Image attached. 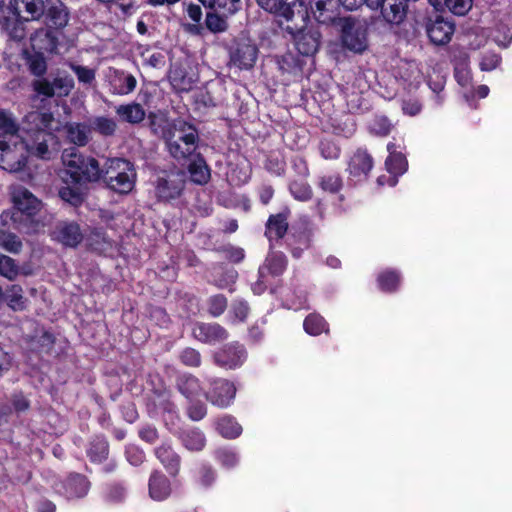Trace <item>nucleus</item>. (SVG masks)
Returning a JSON list of instances; mask_svg holds the SVG:
<instances>
[{
	"label": "nucleus",
	"mask_w": 512,
	"mask_h": 512,
	"mask_svg": "<svg viewBox=\"0 0 512 512\" xmlns=\"http://www.w3.org/2000/svg\"><path fill=\"white\" fill-rule=\"evenodd\" d=\"M178 438L181 444L189 451H201L206 445L205 435L198 428L184 429L179 432Z\"/></svg>",
	"instance_id": "obj_34"
},
{
	"label": "nucleus",
	"mask_w": 512,
	"mask_h": 512,
	"mask_svg": "<svg viewBox=\"0 0 512 512\" xmlns=\"http://www.w3.org/2000/svg\"><path fill=\"white\" fill-rule=\"evenodd\" d=\"M10 10L15 21L12 34L17 33L18 23L36 22L45 27L48 43L43 49L48 52L57 49V34L64 30L70 20V11L61 0H10Z\"/></svg>",
	"instance_id": "obj_1"
},
{
	"label": "nucleus",
	"mask_w": 512,
	"mask_h": 512,
	"mask_svg": "<svg viewBox=\"0 0 512 512\" xmlns=\"http://www.w3.org/2000/svg\"><path fill=\"white\" fill-rule=\"evenodd\" d=\"M187 171L190 180L200 186L206 185L211 179V169L201 153H196L191 158Z\"/></svg>",
	"instance_id": "obj_31"
},
{
	"label": "nucleus",
	"mask_w": 512,
	"mask_h": 512,
	"mask_svg": "<svg viewBox=\"0 0 512 512\" xmlns=\"http://www.w3.org/2000/svg\"><path fill=\"white\" fill-rule=\"evenodd\" d=\"M149 128L151 132L164 140L166 143L172 137H175L184 120H171L164 114L149 113Z\"/></svg>",
	"instance_id": "obj_20"
},
{
	"label": "nucleus",
	"mask_w": 512,
	"mask_h": 512,
	"mask_svg": "<svg viewBox=\"0 0 512 512\" xmlns=\"http://www.w3.org/2000/svg\"><path fill=\"white\" fill-rule=\"evenodd\" d=\"M309 6L319 24L339 28L340 20L346 19V17H340L337 11L333 9L335 6L334 0H309Z\"/></svg>",
	"instance_id": "obj_19"
},
{
	"label": "nucleus",
	"mask_w": 512,
	"mask_h": 512,
	"mask_svg": "<svg viewBox=\"0 0 512 512\" xmlns=\"http://www.w3.org/2000/svg\"><path fill=\"white\" fill-rule=\"evenodd\" d=\"M217 461L225 468H233L237 465L239 458L235 451L227 448H219L215 452Z\"/></svg>",
	"instance_id": "obj_62"
},
{
	"label": "nucleus",
	"mask_w": 512,
	"mask_h": 512,
	"mask_svg": "<svg viewBox=\"0 0 512 512\" xmlns=\"http://www.w3.org/2000/svg\"><path fill=\"white\" fill-rule=\"evenodd\" d=\"M12 202L14 209L20 212L25 222H27L30 230L37 233L43 226L39 220L36 219V215L42 208V202L36 196L32 194L24 186H16L13 188Z\"/></svg>",
	"instance_id": "obj_7"
},
{
	"label": "nucleus",
	"mask_w": 512,
	"mask_h": 512,
	"mask_svg": "<svg viewBox=\"0 0 512 512\" xmlns=\"http://www.w3.org/2000/svg\"><path fill=\"white\" fill-rule=\"evenodd\" d=\"M204 396L213 406L219 408L229 407L236 396L237 389L233 382L224 378H212Z\"/></svg>",
	"instance_id": "obj_8"
},
{
	"label": "nucleus",
	"mask_w": 512,
	"mask_h": 512,
	"mask_svg": "<svg viewBox=\"0 0 512 512\" xmlns=\"http://www.w3.org/2000/svg\"><path fill=\"white\" fill-rule=\"evenodd\" d=\"M204 6L212 10H223L228 14H233L237 11V4L240 0H199Z\"/></svg>",
	"instance_id": "obj_57"
},
{
	"label": "nucleus",
	"mask_w": 512,
	"mask_h": 512,
	"mask_svg": "<svg viewBox=\"0 0 512 512\" xmlns=\"http://www.w3.org/2000/svg\"><path fill=\"white\" fill-rule=\"evenodd\" d=\"M137 85L136 78L125 71H116L111 81L114 93L118 95H127L134 91Z\"/></svg>",
	"instance_id": "obj_38"
},
{
	"label": "nucleus",
	"mask_w": 512,
	"mask_h": 512,
	"mask_svg": "<svg viewBox=\"0 0 512 512\" xmlns=\"http://www.w3.org/2000/svg\"><path fill=\"white\" fill-rule=\"evenodd\" d=\"M68 66L77 76L80 83L89 85L95 80L96 72L94 69L73 62H70Z\"/></svg>",
	"instance_id": "obj_58"
},
{
	"label": "nucleus",
	"mask_w": 512,
	"mask_h": 512,
	"mask_svg": "<svg viewBox=\"0 0 512 512\" xmlns=\"http://www.w3.org/2000/svg\"><path fill=\"white\" fill-rule=\"evenodd\" d=\"M215 365L224 369H236L243 365L247 359V351L238 341L227 343L213 353Z\"/></svg>",
	"instance_id": "obj_10"
},
{
	"label": "nucleus",
	"mask_w": 512,
	"mask_h": 512,
	"mask_svg": "<svg viewBox=\"0 0 512 512\" xmlns=\"http://www.w3.org/2000/svg\"><path fill=\"white\" fill-rule=\"evenodd\" d=\"M277 15L285 18L287 22H291V26L298 23L300 28L305 27L306 21L309 18L308 8L304 1L301 0H295L290 4L285 2L283 8H281Z\"/></svg>",
	"instance_id": "obj_30"
},
{
	"label": "nucleus",
	"mask_w": 512,
	"mask_h": 512,
	"mask_svg": "<svg viewBox=\"0 0 512 512\" xmlns=\"http://www.w3.org/2000/svg\"><path fill=\"white\" fill-rule=\"evenodd\" d=\"M32 90L36 97L53 98L55 91L53 90L52 80L42 76L37 77L31 82Z\"/></svg>",
	"instance_id": "obj_52"
},
{
	"label": "nucleus",
	"mask_w": 512,
	"mask_h": 512,
	"mask_svg": "<svg viewBox=\"0 0 512 512\" xmlns=\"http://www.w3.org/2000/svg\"><path fill=\"white\" fill-rule=\"evenodd\" d=\"M303 327L306 333L317 336L322 332L328 333V324L325 319L319 314H309L303 323Z\"/></svg>",
	"instance_id": "obj_45"
},
{
	"label": "nucleus",
	"mask_w": 512,
	"mask_h": 512,
	"mask_svg": "<svg viewBox=\"0 0 512 512\" xmlns=\"http://www.w3.org/2000/svg\"><path fill=\"white\" fill-rule=\"evenodd\" d=\"M127 496V487L123 482H112L107 484L105 499L110 503H121Z\"/></svg>",
	"instance_id": "obj_49"
},
{
	"label": "nucleus",
	"mask_w": 512,
	"mask_h": 512,
	"mask_svg": "<svg viewBox=\"0 0 512 512\" xmlns=\"http://www.w3.org/2000/svg\"><path fill=\"white\" fill-rule=\"evenodd\" d=\"M154 454L171 477L174 478L179 474L181 457L171 445L161 444L155 448Z\"/></svg>",
	"instance_id": "obj_27"
},
{
	"label": "nucleus",
	"mask_w": 512,
	"mask_h": 512,
	"mask_svg": "<svg viewBox=\"0 0 512 512\" xmlns=\"http://www.w3.org/2000/svg\"><path fill=\"white\" fill-rule=\"evenodd\" d=\"M53 120L50 112L31 111L25 115L22 122V144L30 155L43 160L52 158L51 146L57 143L51 128Z\"/></svg>",
	"instance_id": "obj_2"
},
{
	"label": "nucleus",
	"mask_w": 512,
	"mask_h": 512,
	"mask_svg": "<svg viewBox=\"0 0 512 512\" xmlns=\"http://www.w3.org/2000/svg\"><path fill=\"white\" fill-rule=\"evenodd\" d=\"M149 400L155 408H158L163 413L174 415L178 412V407L172 399V392L168 386L151 394Z\"/></svg>",
	"instance_id": "obj_36"
},
{
	"label": "nucleus",
	"mask_w": 512,
	"mask_h": 512,
	"mask_svg": "<svg viewBox=\"0 0 512 512\" xmlns=\"http://www.w3.org/2000/svg\"><path fill=\"white\" fill-rule=\"evenodd\" d=\"M12 407V415H20L25 413L30 408L29 399L22 392H15L11 394L9 401L7 402Z\"/></svg>",
	"instance_id": "obj_60"
},
{
	"label": "nucleus",
	"mask_w": 512,
	"mask_h": 512,
	"mask_svg": "<svg viewBox=\"0 0 512 512\" xmlns=\"http://www.w3.org/2000/svg\"><path fill=\"white\" fill-rule=\"evenodd\" d=\"M229 55L234 66L241 70H249L257 60L258 48L250 39L239 38L231 46Z\"/></svg>",
	"instance_id": "obj_13"
},
{
	"label": "nucleus",
	"mask_w": 512,
	"mask_h": 512,
	"mask_svg": "<svg viewBox=\"0 0 512 512\" xmlns=\"http://www.w3.org/2000/svg\"><path fill=\"white\" fill-rule=\"evenodd\" d=\"M115 112L123 122L132 125L141 123L146 117L145 109L137 102L119 105Z\"/></svg>",
	"instance_id": "obj_33"
},
{
	"label": "nucleus",
	"mask_w": 512,
	"mask_h": 512,
	"mask_svg": "<svg viewBox=\"0 0 512 512\" xmlns=\"http://www.w3.org/2000/svg\"><path fill=\"white\" fill-rule=\"evenodd\" d=\"M90 128L91 130L99 133L101 136L111 137L116 133L117 123L112 118L97 116L91 120Z\"/></svg>",
	"instance_id": "obj_44"
},
{
	"label": "nucleus",
	"mask_w": 512,
	"mask_h": 512,
	"mask_svg": "<svg viewBox=\"0 0 512 512\" xmlns=\"http://www.w3.org/2000/svg\"><path fill=\"white\" fill-rule=\"evenodd\" d=\"M179 360L187 367L198 368L201 365L202 357L198 350L186 347L180 352Z\"/></svg>",
	"instance_id": "obj_59"
},
{
	"label": "nucleus",
	"mask_w": 512,
	"mask_h": 512,
	"mask_svg": "<svg viewBox=\"0 0 512 512\" xmlns=\"http://www.w3.org/2000/svg\"><path fill=\"white\" fill-rule=\"evenodd\" d=\"M388 157L385 160V167L391 177H389V184L394 186L397 183V177L403 175L408 169V161L406 156L398 151V146L394 142L387 144Z\"/></svg>",
	"instance_id": "obj_23"
},
{
	"label": "nucleus",
	"mask_w": 512,
	"mask_h": 512,
	"mask_svg": "<svg viewBox=\"0 0 512 512\" xmlns=\"http://www.w3.org/2000/svg\"><path fill=\"white\" fill-rule=\"evenodd\" d=\"M206 305H207V312L212 317L217 318V317L221 316L227 309L228 300H227V297L223 294H215V295L210 296L207 299Z\"/></svg>",
	"instance_id": "obj_51"
},
{
	"label": "nucleus",
	"mask_w": 512,
	"mask_h": 512,
	"mask_svg": "<svg viewBox=\"0 0 512 512\" xmlns=\"http://www.w3.org/2000/svg\"><path fill=\"white\" fill-rule=\"evenodd\" d=\"M393 124L385 115H375L369 124V130L374 135L385 137L390 134Z\"/></svg>",
	"instance_id": "obj_50"
},
{
	"label": "nucleus",
	"mask_w": 512,
	"mask_h": 512,
	"mask_svg": "<svg viewBox=\"0 0 512 512\" xmlns=\"http://www.w3.org/2000/svg\"><path fill=\"white\" fill-rule=\"evenodd\" d=\"M65 131L68 140L77 146H85L90 141L91 128L84 123H67Z\"/></svg>",
	"instance_id": "obj_37"
},
{
	"label": "nucleus",
	"mask_w": 512,
	"mask_h": 512,
	"mask_svg": "<svg viewBox=\"0 0 512 512\" xmlns=\"http://www.w3.org/2000/svg\"><path fill=\"white\" fill-rule=\"evenodd\" d=\"M0 23L3 25L5 30L9 31L10 33L14 32V16L10 10V4L6 6L4 0H0Z\"/></svg>",
	"instance_id": "obj_64"
},
{
	"label": "nucleus",
	"mask_w": 512,
	"mask_h": 512,
	"mask_svg": "<svg viewBox=\"0 0 512 512\" xmlns=\"http://www.w3.org/2000/svg\"><path fill=\"white\" fill-rule=\"evenodd\" d=\"M28 68L35 77H42L47 72V62L42 54L37 53L28 58Z\"/></svg>",
	"instance_id": "obj_61"
},
{
	"label": "nucleus",
	"mask_w": 512,
	"mask_h": 512,
	"mask_svg": "<svg viewBox=\"0 0 512 512\" xmlns=\"http://www.w3.org/2000/svg\"><path fill=\"white\" fill-rule=\"evenodd\" d=\"M454 31V22L440 15H437L435 19H428L426 23V33L430 41L438 46L449 43Z\"/></svg>",
	"instance_id": "obj_16"
},
{
	"label": "nucleus",
	"mask_w": 512,
	"mask_h": 512,
	"mask_svg": "<svg viewBox=\"0 0 512 512\" xmlns=\"http://www.w3.org/2000/svg\"><path fill=\"white\" fill-rule=\"evenodd\" d=\"M19 274V267L16 261L6 255H0V275L9 280H14Z\"/></svg>",
	"instance_id": "obj_56"
},
{
	"label": "nucleus",
	"mask_w": 512,
	"mask_h": 512,
	"mask_svg": "<svg viewBox=\"0 0 512 512\" xmlns=\"http://www.w3.org/2000/svg\"><path fill=\"white\" fill-rule=\"evenodd\" d=\"M0 247L17 254L22 249V242L14 233L0 229Z\"/></svg>",
	"instance_id": "obj_54"
},
{
	"label": "nucleus",
	"mask_w": 512,
	"mask_h": 512,
	"mask_svg": "<svg viewBox=\"0 0 512 512\" xmlns=\"http://www.w3.org/2000/svg\"><path fill=\"white\" fill-rule=\"evenodd\" d=\"M7 304L14 311L23 310L25 308L22 289L18 285L11 287L10 293L6 296Z\"/></svg>",
	"instance_id": "obj_63"
},
{
	"label": "nucleus",
	"mask_w": 512,
	"mask_h": 512,
	"mask_svg": "<svg viewBox=\"0 0 512 512\" xmlns=\"http://www.w3.org/2000/svg\"><path fill=\"white\" fill-rule=\"evenodd\" d=\"M400 273L396 270H386L379 274L377 281L379 287L385 292H394L400 284Z\"/></svg>",
	"instance_id": "obj_47"
},
{
	"label": "nucleus",
	"mask_w": 512,
	"mask_h": 512,
	"mask_svg": "<svg viewBox=\"0 0 512 512\" xmlns=\"http://www.w3.org/2000/svg\"><path fill=\"white\" fill-rule=\"evenodd\" d=\"M216 430L227 439H235L242 433V426L230 415H224L216 421Z\"/></svg>",
	"instance_id": "obj_41"
},
{
	"label": "nucleus",
	"mask_w": 512,
	"mask_h": 512,
	"mask_svg": "<svg viewBox=\"0 0 512 512\" xmlns=\"http://www.w3.org/2000/svg\"><path fill=\"white\" fill-rule=\"evenodd\" d=\"M340 42L344 49L356 54L368 48V24L352 16L340 20Z\"/></svg>",
	"instance_id": "obj_5"
},
{
	"label": "nucleus",
	"mask_w": 512,
	"mask_h": 512,
	"mask_svg": "<svg viewBox=\"0 0 512 512\" xmlns=\"http://www.w3.org/2000/svg\"><path fill=\"white\" fill-rule=\"evenodd\" d=\"M312 232L307 223L293 225L285 238V244L290 249L292 256L300 258L303 251L311 244Z\"/></svg>",
	"instance_id": "obj_17"
},
{
	"label": "nucleus",
	"mask_w": 512,
	"mask_h": 512,
	"mask_svg": "<svg viewBox=\"0 0 512 512\" xmlns=\"http://www.w3.org/2000/svg\"><path fill=\"white\" fill-rule=\"evenodd\" d=\"M265 235L270 242L280 241L288 234V213H277L269 216L265 225Z\"/></svg>",
	"instance_id": "obj_32"
},
{
	"label": "nucleus",
	"mask_w": 512,
	"mask_h": 512,
	"mask_svg": "<svg viewBox=\"0 0 512 512\" xmlns=\"http://www.w3.org/2000/svg\"><path fill=\"white\" fill-rule=\"evenodd\" d=\"M16 146L17 141L13 142L12 147L11 141L0 137V167L4 170L17 172L26 166V157L23 154L17 156Z\"/></svg>",
	"instance_id": "obj_21"
},
{
	"label": "nucleus",
	"mask_w": 512,
	"mask_h": 512,
	"mask_svg": "<svg viewBox=\"0 0 512 512\" xmlns=\"http://www.w3.org/2000/svg\"><path fill=\"white\" fill-rule=\"evenodd\" d=\"M179 136L172 137L165 145L169 155L178 162L187 161L196 154L200 140L199 131L194 124L182 122L179 126Z\"/></svg>",
	"instance_id": "obj_6"
},
{
	"label": "nucleus",
	"mask_w": 512,
	"mask_h": 512,
	"mask_svg": "<svg viewBox=\"0 0 512 512\" xmlns=\"http://www.w3.org/2000/svg\"><path fill=\"white\" fill-rule=\"evenodd\" d=\"M192 336L204 344L215 345L227 340L229 333L219 323L196 322L192 327Z\"/></svg>",
	"instance_id": "obj_15"
},
{
	"label": "nucleus",
	"mask_w": 512,
	"mask_h": 512,
	"mask_svg": "<svg viewBox=\"0 0 512 512\" xmlns=\"http://www.w3.org/2000/svg\"><path fill=\"white\" fill-rule=\"evenodd\" d=\"M135 166L124 158H110L103 164L101 182L118 194L130 193L136 183Z\"/></svg>",
	"instance_id": "obj_3"
},
{
	"label": "nucleus",
	"mask_w": 512,
	"mask_h": 512,
	"mask_svg": "<svg viewBox=\"0 0 512 512\" xmlns=\"http://www.w3.org/2000/svg\"><path fill=\"white\" fill-rule=\"evenodd\" d=\"M185 184L184 175L180 173L159 176L154 184L155 196L159 202H170L182 195Z\"/></svg>",
	"instance_id": "obj_11"
},
{
	"label": "nucleus",
	"mask_w": 512,
	"mask_h": 512,
	"mask_svg": "<svg viewBox=\"0 0 512 512\" xmlns=\"http://www.w3.org/2000/svg\"><path fill=\"white\" fill-rule=\"evenodd\" d=\"M0 224L3 227L12 226L14 229L18 230L21 233L25 234H34L27 222L23 219V216L20 212H17L15 209L13 210H4L0 214Z\"/></svg>",
	"instance_id": "obj_39"
},
{
	"label": "nucleus",
	"mask_w": 512,
	"mask_h": 512,
	"mask_svg": "<svg viewBox=\"0 0 512 512\" xmlns=\"http://www.w3.org/2000/svg\"><path fill=\"white\" fill-rule=\"evenodd\" d=\"M90 487L88 479L79 473H71L56 484V491L67 499L84 497Z\"/></svg>",
	"instance_id": "obj_18"
},
{
	"label": "nucleus",
	"mask_w": 512,
	"mask_h": 512,
	"mask_svg": "<svg viewBox=\"0 0 512 512\" xmlns=\"http://www.w3.org/2000/svg\"><path fill=\"white\" fill-rule=\"evenodd\" d=\"M436 10L447 9L454 15L464 16L471 7V0H429Z\"/></svg>",
	"instance_id": "obj_40"
},
{
	"label": "nucleus",
	"mask_w": 512,
	"mask_h": 512,
	"mask_svg": "<svg viewBox=\"0 0 512 512\" xmlns=\"http://www.w3.org/2000/svg\"><path fill=\"white\" fill-rule=\"evenodd\" d=\"M287 265V256L281 251L272 250L267 254L263 264L259 267L258 273L261 274V277L263 275L279 277L285 272Z\"/></svg>",
	"instance_id": "obj_29"
},
{
	"label": "nucleus",
	"mask_w": 512,
	"mask_h": 512,
	"mask_svg": "<svg viewBox=\"0 0 512 512\" xmlns=\"http://www.w3.org/2000/svg\"><path fill=\"white\" fill-rule=\"evenodd\" d=\"M87 456L93 463H102L109 456V443L104 435H95L89 442Z\"/></svg>",
	"instance_id": "obj_35"
},
{
	"label": "nucleus",
	"mask_w": 512,
	"mask_h": 512,
	"mask_svg": "<svg viewBox=\"0 0 512 512\" xmlns=\"http://www.w3.org/2000/svg\"><path fill=\"white\" fill-rule=\"evenodd\" d=\"M318 186L331 194L338 193L343 187V179L338 173L324 174L319 177Z\"/></svg>",
	"instance_id": "obj_46"
},
{
	"label": "nucleus",
	"mask_w": 512,
	"mask_h": 512,
	"mask_svg": "<svg viewBox=\"0 0 512 512\" xmlns=\"http://www.w3.org/2000/svg\"><path fill=\"white\" fill-rule=\"evenodd\" d=\"M63 177L73 185H84L101 182L103 165L92 156L72 152L65 160Z\"/></svg>",
	"instance_id": "obj_4"
},
{
	"label": "nucleus",
	"mask_w": 512,
	"mask_h": 512,
	"mask_svg": "<svg viewBox=\"0 0 512 512\" xmlns=\"http://www.w3.org/2000/svg\"><path fill=\"white\" fill-rule=\"evenodd\" d=\"M186 415L192 421H200L207 415V405L199 397L186 400Z\"/></svg>",
	"instance_id": "obj_48"
},
{
	"label": "nucleus",
	"mask_w": 512,
	"mask_h": 512,
	"mask_svg": "<svg viewBox=\"0 0 512 512\" xmlns=\"http://www.w3.org/2000/svg\"><path fill=\"white\" fill-rule=\"evenodd\" d=\"M184 30L195 36H205L208 32L217 34L225 32L228 29V23L225 16L217 13V10L208 11L203 23L184 24Z\"/></svg>",
	"instance_id": "obj_14"
},
{
	"label": "nucleus",
	"mask_w": 512,
	"mask_h": 512,
	"mask_svg": "<svg viewBox=\"0 0 512 512\" xmlns=\"http://www.w3.org/2000/svg\"><path fill=\"white\" fill-rule=\"evenodd\" d=\"M174 372L175 377L173 386L185 398V400H191L192 398L199 397L202 394L203 388L198 377L189 372Z\"/></svg>",
	"instance_id": "obj_22"
},
{
	"label": "nucleus",
	"mask_w": 512,
	"mask_h": 512,
	"mask_svg": "<svg viewBox=\"0 0 512 512\" xmlns=\"http://www.w3.org/2000/svg\"><path fill=\"white\" fill-rule=\"evenodd\" d=\"M0 131V137L5 140L12 141L18 137L19 126L12 113L5 109H0Z\"/></svg>",
	"instance_id": "obj_42"
},
{
	"label": "nucleus",
	"mask_w": 512,
	"mask_h": 512,
	"mask_svg": "<svg viewBox=\"0 0 512 512\" xmlns=\"http://www.w3.org/2000/svg\"><path fill=\"white\" fill-rule=\"evenodd\" d=\"M285 30L293 36L295 47L303 56L314 55L321 43V33L314 28H300L296 23L294 26L288 24Z\"/></svg>",
	"instance_id": "obj_9"
},
{
	"label": "nucleus",
	"mask_w": 512,
	"mask_h": 512,
	"mask_svg": "<svg viewBox=\"0 0 512 512\" xmlns=\"http://www.w3.org/2000/svg\"><path fill=\"white\" fill-rule=\"evenodd\" d=\"M238 278V272L234 268H225L221 275L214 280V285L219 289H229L233 291L232 286Z\"/></svg>",
	"instance_id": "obj_55"
},
{
	"label": "nucleus",
	"mask_w": 512,
	"mask_h": 512,
	"mask_svg": "<svg viewBox=\"0 0 512 512\" xmlns=\"http://www.w3.org/2000/svg\"><path fill=\"white\" fill-rule=\"evenodd\" d=\"M52 86L53 90L55 91V96L66 97L74 88V80L69 75L57 76L53 78Z\"/></svg>",
	"instance_id": "obj_53"
},
{
	"label": "nucleus",
	"mask_w": 512,
	"mask_h": 512,
	"mask_svg": "<svg viewBox=\"0 0 512 512\" xmlns=\"http://www.w3.org/2000/svg\"><path fill=\"white\" fill-rule=\"evenodd\" d=\"M149 496L155 501L167 499L171 492V482L160 470H153L148 481Z\"/></svg>",
	"instance_id": "obj_28"
},
{
	"label": "nucleus",
	"mask_w": 512,
	"mask_h": 512,
	"mask_svg": "<svg viewBox=\"0 0 512 512\" xmlns=\"http://www.w3.org/2000/svg\"><path fill=\"white\" fill-rule=\"evenodd\" d=\"M64 185L58 190L59 198L66 204L79 208L83 205L88 197L87 186L84 185H73L68 182V179L62 177Z\"/></svg>",
	"instance_id": "obj_26"
},
{
	"label": "nucleus",
	"mask_w": 512,
	"mask_h": 512,
	"mask_svg": "<svg viewBox=\"0 0 512 512\" xmlns=\"http://www.w3.org/2000/svg\"><path fill=\"white\" fill-rule=\"evenodd\" d=\"M373 168V158L364 148H358L351 156L347 171L358 180L366 179Z\"/></svg>",
	"instance_id": "obj_24"
},
{
	"label": "nucleus",
	"mask_w": 512,
	"mask_h": 512,
	"mask_svg": "<svg viewBox=\"0 0 512 512\" xmlns=\"http://www.w3.org/2000/svg\"><path fill=\"white\" fill-rule=\"evenodd\" d=\"M368 7L380 10L383 20L390 25H400L407 16V0H368Z\"/></svg>",
	"instance_id": "obj_12"
},
{
	"label": "nucleus",
	"mask_w": 512,
	"mask_h": 512,
	"mask_svg": "<svg viewBox=\"0 0 512 512\" xmlns=\"http://www.w3.org/2000/svg\"><path fill=\"white\" fill-rule=\"evenodd\" d=\"M289 191L294 199L307 202L313 197V190L306 179H291L288 185Z\"/></svg>",
	"instance_id": "obj_43"
},
{
	"label": "nucleus",
	"mask_w": 512,
	"mask_h": 512,
	"mask_svg": "<svg viewBox=\"0 0 512 512\" xmlns=\"http://www.w3.org/2000/svg\"><path fill=\"white\" fill-rule=\"evenodd\" d=\"M56 239L66 247L75 248L83 240L80 225L75 221H61L54 231Z\"/></svg>",
	"instance_id": "obj_25"
}]
</instances>
